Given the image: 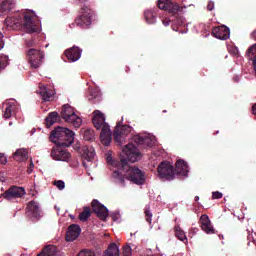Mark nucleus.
<instances>
[{"mask_svg": "<svg viewBox=\"0 0 256 256\" xmlns=\"http://www.w3.org/2000/svg\"><path fill=\"white\" fill-rule=\"evenodd\" d=\"M0 163L2 165H7V157H5V154L0 153Z\"/></svg>", "mask_w": 256, "mask_h": 256, "instance_id": "obj_39", "label": "nucleus"}, {"mask_svg": "<svg viewBox=\"0 0 256 256\" xmlns=\"http://www.w3.org/2000/svg\"><path fill=\"white\" fill-rule=\"evenodd\" d=\"M178 25H183V18H180V22H178Z\"/></svg>", "mask_w": 256, "mask_h": 256, "instance_id": "obj_45", "label": "nucleus"}, {"mask_svg": "<svg viewBox=\"0 0 256 256\" xmlns=\"http://www.w3.org/2000/svg\"><path fill=\"white\" fill-rule=\"evenodd\" d=\"M92 211L97 215L101 221H106L109 217V210L105 205L101 204L98 200L92 201Z\"/></svg>", "mask_w": 256, "mask_h": 256, "instance_id": "obj_11", "label": "nucleus"}, {"mask_svg": "<svg viewBox=\"0 0 256 256\" xmlns=\"http://www.w3.org/2000/svg\"><path fill=\"white\" fill-rule=\"evenodd\" d=\"M74 23L81 29H87L93 23V10L85 5L82 6L80 15L75 19Z\"/></svg>", "mask_w": 256, "mask_h": 256, "instance_id": "obj_5", "label": "nucleus"}, {"mask_svg": "<svg viewBox=\"0 0 256 256\" xmlns=\"http://www.w3.org/2000/svg\"><path fill=\"white\" fill-rule=\"evenodd\" d=\"M77 256H95V253L92 250L84 249L81 250Z\"/></svg>", "mask_w": 256, "mask_h": 256, "instance_id": "obj_33", "label": "nucleus"}, {"mask_svg": "<svg viewBox=\"0 0 256 256\" xmlns=\"http://www.w3.org/2000/svg\"><path fill=\"white\" fill-rule=\"evenodd\" d=\"M61 120V116L57 112H50L45 119L46 127H52L54 123Z\"/></svg>", "mask_w": 256, "mask_h": 256, "instance_id": "obj_23", "label": "nucleus"}, {"mask_svg": "<svg viewBox=\"0 0 256 256\" xmlns=\"http://www.w3.org/2000/svg\"><path fill=\"white\" fill-rule=\"evenodd\" d=\"M7 67V57L0 56V71H3Z\"/></svg>", "mask_w": 256, "mask_h": 256, "instance_id": "obj_35", "label": "nucleus"}, {"mask_svg": "<svg viewBox=\"0 0 256 256\" xmlns=\"http://www.w3.org/2000/svg\"><path fill=\"white\" fill-rule=\"evenodd\" d=\"M81 235V227L77 224H72L66 232V241H75Z\"/></svg>", "mask_w": 256, "mask_h": 256, "instance_id": "obj_19", "label": "nucleus"}, {"mask_svg": "<svg viewBox=\"0 0 256 256\" xmlns=\"http://www.w3.org/2000/svg\"><path fill=\"white\" fill-rule=\"evenodd\" d=\"M207 9L208 11H213V9H215V2L209 1L207 5Z\"/></svg>", "mask_w": 256, "mask_h": 256, "instance_id": "obj_40", "label": "nucleus"}, {"mask_svg": "<svg viewBox=\"0 0 256 256\" xmlns=\"http://www.w3.org/2000/svg\"><path fill=\"white\" fill-rule=\"evenodd\" d=\"M99 97V91L95 90L91 92V98L90 99H97Z\"/></svg>", "mask_w": 256, "mask_h": 256, "instance_id": "obj_41", "label": "nucleus"}, {"mask_svg": "<svg viewBox=\"0 0 256 256\" xmlns=\"http://www.w3.org/2000/svg\"><path fill=\"white\" fill-rule=\"evenodd\" d=\"M81 49L77 46H73L72 48L66 50L64 55L67 57L68 61L74 63L75 61H79L81 59Z\"/></svg>", "mask_w": 256, "mask_h": 256, "instance_id": "obj_18", "label": "nucleus"}, {"mask_svg": "<svg viewBox=\"0 0 256 256\" xmlns=\"http://www.w3.org/2000/svg\"><path fill=\"white\" fill-rule=\"evenodd\" d=\"M175 235L177 239H179V241L187 243V236L185 235V232L181 229V227L175 226Z\"/></svg>", "mask_w": 256, "mask_h": 256, "instance_id": "obj_28", "label": "nucleus"}, {"mask_svg": "<svg viewBox=\"0 0 256 256\" xmlns=\"http://www.w3.org/2000/svg\"><path fill=\"white\" fill-rule=\"evenodd\" d=\"M12 158L18 163H23L29 159V151L25 148H19L12 154Z\"/></svg>", "mask_w": 256, "mask_h": 256, "instance_id": "obj_20", "label": "nucleus"}, {"mask_svg": "<svg viewBox=\"0 0 256 256\" xmlns=\"http://www.w3.org/2000/svg\"><path fill=\"white\" fill-rule=\"evenodd\" d=\"M158 177L165 179V181H173L176 175L187 177L189 175V165L185 160H178L173 167V164L169 161H163L158 165L157 168Z\"/></svg>", "mask_w": 256, "mask_h": 256, "instance_id": "obj_3", "label": "nucleus"}, {"mask_svg": "<svg viewBox=\"0 0 256 256\" xmlns=\"http://www.w3.org/2000/svg\"><path fill=\"white\" fill-rule=\"evenodd\" d=\"M100 140L102 145L105 147H109L111 145V141H113L112 135H111V128L109 127V124H105L103 126V129L100 133Z\"/></svg>", "mask_w": 256, "mask_h": 256, "instance_id": "obj_16", "label": "nucleus"}, {"mask_svg": "<svg viewBox=\"0 0 256 256\" xmlns=\"http://www.w3.org/2000/svg\"><path fill=\"white\" fill-rule=\"evenodd\" d=\"M4 199L11 201L12 199H19L25 195V188L19 186H11L3 194Z\"/></svg>", "mask_w": 256, "mask_h": 256, "instance_id": "obj_10", "label": "nucleus"}, {"mask_svg": "<svg viewBox=\"0 0 256 256\" xmlns=\"http://www.w3.org/2000/svg\"><path fill=\"white\" fill-rule=\"evenodd\" d=\"M157 5L158 9L168 11L170 15H177L179 11H181L179 4L172 2L171 0H159Z\"/></svg>", "mask_w": 256, "mask_h": 256, "instance_id": "obj_9", "label": "nucleus"}, {"mask_svg": "<svg viewBox=\"0 0 256 256\" xmlns=\"http://www.w3.org/2000/svg\"><path fill=\"white\" fill-rule=\"evenodd\" d=\"M144 215H145V219H146L147 223H149V225H151V221L153 220V214L151 213L149 206L145 207Z\"/></svg>", "mask_w": 256, "mask_h": 256, "instance_id": "obj_31", "label": "nucleus"}, {"mask_svg": "<svg viewBox=\"0 0 256 256\" xmlns=\"http://www.w3.org/2000/svg\"><path fill=\"white\" fill-rule=\"evenodd\" d=\"M131 246L126 245L123 247V255L124 256H131Z\"/></svg>", "mask_w": 256, "mask_h": 256, "instance_id": "obj_37", "label": "nucleus"}, {"mask_svg": "<svg viewBox=\"0 0 256 256\" xmlns=\"http://www.w3.org/2000/svg\"><path fill=\"white\" fill-rule=\"evenodd\" d=\"M13 3H15V0H3L0 3L1 13H9L13 9Z\"/></svg>", "mask_w": 256, "mask_h": 256, "instance_id": "obj_26", "label": "nucleus"}, {"mask_svg": "<svg viewBox=\"0 0 256 256\" xmlns=\"http://www.w3.org/2000/svg\"><path fill=\"white\" fill-rule=\"evenodd\" d=\"M132 141L139 145V147H142L143 149L147 147H153L155 145V140H153L149 136H141L139 134H136L133 136Z\"/></svg>", "mask_w": 256, "mask_h": 256, "instance_id": "obj_13", "label": "nucleus"}, {"mask_svg": "<svg viewBox=\"0 0 256 256\" xmlns=\"http://www.w3.org/2000/svg\"><path fill=\"white\" fill-rule=\"evenodd\" d=\"M194 201H199V196H195Z\"/></svg>", "mask_w": 256, "mask_h": 256, "instance_id": "obj_47", "label": "nucleus"}, {"mask_svg": "<svg viewBox=\"0 0 256 256\" xmlns=\"http://www.w3.org/2000/svg\"><path fill=\"white\" fill-rule=\"evenodd\" d=\"M26 217L30 219V221H39V219H41V206L39 202L32 200L27 204Z\"/></svg>", "mask_w": 256, "mask_h": 256, "instance_id": "obj_7", "label": "nucleus"}, {"mask_svg": "<svg viewBox=\"0 0 256 256\" xmlns=\"http://www.w3.org/2000/svg\"><path fill=\"white\" fill-rule=\"evenodd\" d=\"M92 123H93L95 129H97L98 131H99V129L103 130V127H105V125H107V123L105 122V114L99 110H95L94 116L92 118Z\"/></svg>", "mask_w": 256, "mask_h": 256, "instance_id": "obj_17", "label": "nucleus"}, {"mask_svg": "<svg viewBox=\"0 0 256 256\" xmlns=\"http://www.w3.org/2000/svg\"><path fill=\"white\" fill-rule=\"evenodd\" d=\"M223 198V193L216 191L212 193V199H222Z\"/></svg>", "mask_w": 256, "mask_h": 256, "instance_id": "obj_38", "label": "nucleus"}, {"mask_svg": "<svg viewBox=\"0 0 256 256\" xmlns=\"http://www.w3.org/2000/svg\"><path fill=\"white\" fill-rule=\"evenodd\" d=\"M30 167H33V162H31Z\"/></svg>", "mask_w": 256, "mask_h": 256, "instance_id": "obj_48", "label": "nucleus"}, {"mask_svg": "<svg viewBox=\"0 0 256 256\" xmlns=\"http://www.w3.org/2000/svg\"><path fill=\"white\" fill-rule=\"evenodd\" d=\"M24 27L29 33H37L39 28L33 23V15L26 14L24 15Z\"/></svg>", "mask_w": 256, "mask_h": 256, "instance_id": "obj_21", "label": "nucleus"}, {"mask_svg": "<svg viewBox=\"0 0 256 256\" xmlns=\"http://www.w3.org/2000/svg\"><path fill=\"white\" fill-rule=\"evenodd\" d=\"M57 189H59L60 191H63V189H65V182L63 180H57V181H54L53 183Z\"/></svg>", "mask_w": 256, "mask_h": 256, "instance_id": "obj_36", "label": "nucleus"}, {"mask_svg": "<svg viewBox=\"0 0 256 256\" xmlns=\"http://www.w3.org/2000/svg\"><path fill=\"white\" fill-rule=\"evenodd\" d=\"M162 23L165 27H168L169 23H171V21L169 19H164L162 20Z\"/></svg>", "mask_w": 256, "mask_h": 256, "instance_id": "obj_43", "label": "nucleus"}, {"mask_svg": "<svg viewBox=\"0 0 256 256\" xmlns=\"http://www.w3.org/2000/svg\"><path fill=\"white\" fill-rule=\"evenodd\" d=\"M79 1V3H85V2H87V0H78Z\"/></svg>", "mask_w": 256, "mask_h": 256, "instance_id": "obj_46", "label": "nucleus"}, {"mask_svg": "<svg viewBox=\"0 0 256 256\" xmlns=\"http://www.w3.org/2000/svg\"><path fill=\"white\" fill-rule=\"evenodd\" d=\"M60 117L64 119L66 123H71V125H73V127H75L76 129L81 127V123H83L81 118L77 116V114H75V110L73 109V107H71V105L69 104H65L62 106Z\"/></svg>", "mask_w": 256, "mask_h": 256, "instance_id": "obj_4", "label": "nucleus"}, {"mask_svg": "<svg viewBox=\"0 0 256 256\" xmlns=\"http://www.w3.org/2000/svg\"><path fill=\"white\" fill-rule=\"evenodd\" d=\"M15 109H17L15 103H7L3 114L4 119H11L15 115Z\"/></svg>", "mask_w": 256, "mask_h": 256, "instance_id": "obj_25", "label": "nucleus"}, {"mask_svg": "<svg viewBox=\"0 0 256 256\" xmlns=\"http://www.w3.org/2000/svg\"><path fill=\"white\" fill-rule=\"evenodd\" d=\"M200 227L202 231H205L207 235H215V228H213V224H211V219L207 214H203L200 217Z\"/></svg>", "mask_w": 256, "mask_h": 256, "instance_id": "obj_14", "label": "nucleus"}, {"mask_svg": "<svg viewBox=\"0 0 256 256\" xmlns=\"http://www.w3.org/2000/svg\"><path fill=\"white\" fill-rule=\"evenodd\" d=\"M112 177L114 179H118V181H120V183H125V177H123V174H121V172L115 170L112 174Z\"/></svg>", "mask_w": 256, "mask_h": 256, "instance_id": "obj_32", "label": "nucleus"}, {"mask_svg": "<svg viewBox=\"0 0 256 256\" xmlns=\"http://www.w3.org/2000/svg\"><path fill=\"white\" fill-rule=\"evenodd\" d=\"M50 139H52V143H55L50 154L52 159H55V161H69L71 153L63 150V147H71L73 145L75 132L69 128L58 126L51 132Z\"/></svg>", "mask_w": 256, "mask_h": 256, "instance_id": "obj_1", "label": "nucleus"}, {"mask_svg": "<svg viewBox=\"0 0 256 256\" xmlns=\"http://www.w3.org/2000/svg\"><path fill=\"white\" fill-rule=\"evenodd\" d=\"M39 93L44 101H51L53 99V95H55L53 90L43 85L39 87Z\"/></svg>", "mask_w": 256, "mask_h": 256, "instance_id": "obj_22", "label": "nucleus"}, {"mask_svg": "<svg viewBox=\"0 0 256 256\" xmlns=\"http://www.w3.org/2000/svg\"><path fill=\"white\" fill-rule=\"evenodd\" d=\"M212 35L216 39H220L221 41H227L230 37V30L229 27L222 25L216 26L212 29Z\"/></svg>", "mask_w": 256, "mask_h": 256, "instance_id": "obj_12", "label": "nucleus"}, {"mask_svg": "<svg viewBox=\"0 0 256 256\" xmlns=\"http://www.w3.org/2000/svg\"><path fill=\"white\" fill-rule=\"evenodd\" d=\"M27 57L31 67H33V69H39L41 63H43L45 54L35 48H31L27 51Z\"/></svg>", "mask_w": 256, "mask_h": 256, "instance_id": "obj_6", "label": "nucleus"}, {"mask_svg": "<svg viewBox=\"0 0 256 256\" xmlns=\"http://www.w3.org/2000/svg\"><path fill=\"white\" fill-rule=\"evenodd\" d=\"M123 153L126 155L127 159L122 158L120 160V166L122 171H126V173H128L126 179H128V181H132V183H135L136 185H143V183H145V174L138 167L130 166L128 162L136 163V161H140L143 155L133 143L125 145Z\"/></svg>", "mask_w": 256, "mask_h": 256, "instance_id": "obj_2", "label": "nucleus"}, {"mask_svg": "<svg viewBox=\"0 0 256 256\" xmlns=\"http://www.w3.org/2000/svg\"><path fill=\"white\" fill-rule=\"evenodd\" d=\"M91 217V208L84 207L83 211L79 214L78 219H80L83 223L87 221Z\"/></svg>", "mask_w": 256, "mask_h": 256, "instance_id": "obj_29", "label": "nucleus"}, {"mask_svg": "<svg viewBox=\"0 0 256 256\" xmlns=\"http://www.w3.org/2000/svg\"><path fill=\"white\" fill-rule=\"evenodd\" d=\"M131 133V126L129 125H120L119 123L116 125L114 130V141L117 145L123 144V139H125V135H129Z\"/></svg>", "mask_w": 256, "mask_h": 256, "instance_id": "obj_8", "label": "nucleus"}, {"mask_svg": "<svg viewBox=\"0 0 256 256\" xmlns=\"http://www.w3.org/2000/svg\"><path fill=\"white\" fill-rule=\"evenodd\" d=\"M109 160H110V158L108 157V158H107V161H109Z\"/></svg>", "mask_w": 256, "mask_h": 256, "instance_id": "obj_49", "label": "nucleus"}, {"mask_svg": "<svg viewBox=\"0 0 256 256\" xmlns=\"http://www.w3.org/2000/svg\"><path fill=\"white\" fill-rule=\"evenodd\" d=\"M156 17H157V9L144 11V18H145V21H146V23H148L149 25L155 24V19H156Z\"/></svg>", "mask_w": 256, "mask_h": 256, "instance_id": "obj_24", "label": "nucleus"}, {"mask_svg": "<svg viewBox=\"0 0 256 256\" xmlns=\"http://www.w3.org/2000/svg\"><path fill=\"white\" fill-rule=\"evenodd\" d=\"M104 256H119V247L116 243H111L108 249L104 252Z\"/></svg>", "mask_w": 256, "mask_h": 256, "instance_id": "obj_27", "label": "nucleus"}, {"mask_svg": "<svg viewBox=\"0 0 256 256\" xmlns=\"http://www.w3.org/2000/svg\"><path fill=\"white\" fill-rule=\"evenodd\" d=\"M252 113L256 116V103L252 106Z\"/></svg>", "mask_w": 256, "mask_h": 256, "instance_id": "obj_44", "label": "nucleus"}, {"mask_svg": "<svg viewBox=\"0 0 256 256\" xmlns=\"http://www.w3.org/2000/svg\"><path fill=\"white\" fill-rule=\"evenodd\" d=\"M95 139V132L91 129H87L84 131V140L85 141H93Z\"/></svg>", "mask_w": 256, "mask_h": 256, "instance_id": "obj_30", "label": "nucleus"}, {"mask_svg": "<svg viewBox=\"0 0 256 256\" xmlns=\"http://www.w3.org/2000/svg\"><path fill=\"white\" fill-rule=\"evenodd\" d=\"M248 59H251V55H256V44H253L246 52Z\"/></svg>", "mask_w": 256, "mask_h": 256, "instance_id": "obj_34", "label": "nucleus"}, {"mask_svg": "<svg viewBox=\"0 0 256 256\" xmlns=\"http://www.w3.org/2000/svg\"><path fill=\"white\" fill-rule=\"evenodd\" d=\"M5 47V42H3V33L0 32V51Z\"/></svg>", "mask_w": 256, "mask_h": 256, "instance_id": "obj_42", "label": "nucleus"}, {"mask_svg": "<svg viewBox=\"0 0 256 256\" xmlns=\"http://www.w3.org/2000/svg\"><path fill=\"white\" fill-rule=\"evenodd\" d=\"M81 155H82V165H84V167H87V162L91 163V161H93V159H95V148L94 147H89V146H83L81 148Z\"/></svg>", "mask_w": 256, "mask_h": 256, "instance_id": "obj_15", "label": "nucleus"}]
</instances>
